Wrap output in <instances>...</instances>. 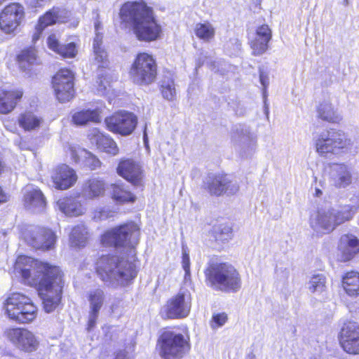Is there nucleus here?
Returning <instances> with one entry per match:
<instances>
[{"mask_svg": "<svg viewBox=\"0 0 359 359\" xmlns=\"http://www.w3.org/2000/svg\"><path fill=\"white\" fill-rule=\"evenodd\" d=\"M15 269L25 284L36 289L47 313L61 304L65 274L59 266L21 255L16 259Z\"/></svg>", "mask_w": 359, "mask_h": 359, "instance_id": "obj_1", "label": "nucleus"}, {"mask_svg": "<svg viewBox=\"0 0 359 359\" xmlns=\"http://www.w3.org/2000/svg\"><path fill=\"white\" fill-rule=\"evenodd\" d=\"M119 16L123 22L130 25L140 41H154L161 36L162 27L153 8L143 1L125 2L121 6Z\"/></svg>", "mask_w": 359, "mask_h": 359, "instance_id": "obj_2", "label": "nucleus"}, {"mask_svg": "<svg viewBox=\"0 0 359 359\" xmlns=\"http://www.w3.org/2000/svg\"><path fill=\"white\" fill-rule=\"evenodd\" d=\"M97 274L103 281L113 279L122 286L130 285L137 275L135 264L114 255L99 257L95 266Z\"/></svg>", "mask_w": 359, "mask_h": 359, "instance_id": "obj_3", "label": "nucleus"}, {"mask_svg": "<svg viewBox=\"0 0 359 359\" xmlns=\"http://www.w3.org/2000/svg\"><path fill=\"white\" fill-rule=\"evenodd\" d=\"M206 285L217 291L236 292L241 287L238 271L227 262H210L204 269Z\"/></svg>", "mask_w": 359, "mask_h": 359, "instance_id": "obj_4", "label": "nucleus"}, {"mask_svg": "<svg viewBox=\"0 0 359 359\" xmlns=\"http://www.w3.org/2000/svg\"><path fill=\"white\" fill-rule=\"evenodd\" d=\"M140 236L138 224L130 220L106 230L100 236V242L104 247L126 250L135 254Z\"/></svg>", "mask_w": 359, "mask_h": 359, "instance_id": "obj_5", "label": "nucleus"}, {"mask_svg": "<svg viewBox=\"0 0 359 359\" xmlns=\"http://www.w3.org/2000/svg\"><path fill=\"white\" fill-rule=\"evenodd\" d=\"M19 238L32 250L43 252L55 250L57 241L53 229L41 225H31L21 229Z\"/></svg>", "mask_w": 359, "mask_h": 359, "instance_id": "obj_6", "label": "nucleus"}, {"mask_svg": "<svg viewBox=\"0 0 359 359\" xmlns=\"http://www.w3.org/2000/svg\"><path fill=\"white\" fill-rule=\"evenodd\" d=\"M314 145L319 156L327 157L329 154L345 153L351 149L352 142L344 131L330 128L318 136Z\"/></svg>", "mask_w": 359, "mask_h": 359, "instance_id": "obj_7", "label": "nucleus"}, {"mask_svg": "<svg viewBox=\"0 0 359 359\" xmlns=\"http://www.w3.org/2000/svg\"><path fill=\"white\" fill-rule=\"evenodd\" d=\"M133 82L138 86H149L157 79L158 65L154 56L146 52L138 53L128 71Z\"/></svg>", "mask_w": 359, "mask_h": 359, "instance_id": "obj_8", "label": "nucleus"}, {"mask_svg": "<svg viewBox=\"0 0 359 359\" xmlns=\"http://www.w3.org/2000/svg\"><path fill=\"white\" fill-rule=\"evenodd\" d=\"M4 306L8 316L18 323H28L36 318L37 307L29 297L22 293H11Z\"/></svg>", "mask_w": 359, "mask_h": 359, "instance_id": "obj_9", "label": "nucleus"}, {"mask_svg": "<svg viewBox=\"0 0 359 359\" xmlns=\"http://www.w3.org/2000/svg\"><path fill=\"white\" fill-rule=\"evenodd\" d=\"M75 80L74 72L67 67L59 69L52 76L51 87L59 102H68L76 97Z\"/></svg>", "mask_w": 359, "mask_h": 359, "instance_id": "obj_10", "label": "nucleus"}, {"mask_svg": "<svg viewBox=\"0 0 359 359\" xmlns=\"http://www.w3.org/2000/svg\"><path fill=\"white\" fill-rule=\"evenodd\" d=\"M188 345L182 334H176L165 327L156 342V349L163 359L181 358Z\"/></svg>", "mask_w": 359, "mask_h": 359, "instance_id": "obj_11", "label": "nucleus"}, {"mask_svg": "<svg viewBox=\"0 0 359 359\" xmlns=\"http://www.w3.org/2000/svg\"><path fill=\"white\" fill-rule=\"evenodd\" d=\"M138 123L137 116L124 109L115 111L104 118L105 128L109 132L121 136L130 135Z\"/></svg>", "mask_w": 359, "mask_h": 359, "instance_id": "obj_12", "label": "nucleus"}, {"mask_svg": "<svg viewBox=\"0 0 359 359\" xmlns=\"http://www.w3.org/2000/svg\"><path fill=\"white\" fill-rule=\"evenodd\" d=\"M6 339L20 351L25 353L36 352L39 340L30 330L25 327H9L4 332Z\"/></svg>", "mask_w": 359, "mask_h": 359, "instance_id": "obj_13", "label": "nucleus"}, {"mask_svg": "<svg viewBox=\"0 0 359 359\" xmlns=\"http://www.w3.org/2000/svg\"><path fill=\"white\" fill-rule=\"evenodd\" d=\"M191 307V294L180 292L166 302L160 315L163 320L181 319L189 316Z\"/></svg>", "mask_w": 359, "mask_h": 359, "instance_id": "obj_14", "label": "nucleus"}, {"mask_svg": "<svg viewBox=\"0 0 359 359\" xmlns=\"http://www.w3.org/2000/svg\"><path fill=\"white\" fill-rule=\"evenodd\" d=\"M24 18V7L17 2L9 3L0 11V31L5 34H14Z\"/></svg>", "mask_w": 359, "mask_h": 359, "instance_id": "obj_15", "label": "nucleus"}, {"mask_svg": "<svg viewBox=\"0 0 359 359\" xmlns=\"http://www.w3.org/2000/svg\"><path fill=\"white\" fill-rule=\"evenodd\" d=\"M116 170L120 177L133 186H144V172L139 161L132 158H121Z\"/></svg>", "mask_w": 359, "mask_h": 359, "instance_id": "obj_16", "label": "nucleus"}, {"mask_svg": "<svg viewBox=\"0 0 359 359\" xmlns=\"http://www.w3.org/2000/svg\"><path fill=\"white\" fill-rule=\"evenodd\" d=\"M339 341L347 353L359 354V325L353 321L345 322L339 334Z\"/></svg>", "mask_w": 359, "mask_h": 359, "instance_id": "obj_17", "label": "nucleus"}, {"mask_svg": "<svg viewBox=\"0 0 359 359\" xmlns=\"http://www.w3.org/2000/svg\"><path fill=\"white\" fill-rule=\"evenodd\" d=\"M204 189L211 195L220 196L224 194H235L239 190L238 184H232L226 173H217L209 177Z\"/></svg>", "mask_w": 359, "mask_h": 359, "instance_id": "obj_18", "label": "nucleus"}, {"mask_svg": "<svg viewBox=\"0 0 359 359\" xmlns=\"http://www.w3.org/2000/svg\"><path fill=\"white\" fill-rule=\"evenodd\" d=\"M24 90L19 87L0 88V114L8 115L22 101Z\"/></svg>", "mask_w": 359, "mask_h": 359, "instance_id": "obj_19", "label": "nucleus"}, {"mask_svg": "<svg viewBox=\"0 0 359 359\" xmlns=\"http://www.w3.org/2000/svg\"><path fill=\"white\" fill-rule=\"evenodd\" d=\"M78 180L76 171L66 164L56 166L52 172L51 180L58 190H67L73 187Z\"/></svg>", "mask_w": 359, "mask_h": 359, "instance_id": "obj_20", "label": "nucleus"}, {"mask_svg": "<svg viewBox=\"0 0 359 359\" xmlns=\"http://www.w3.org/2000/svg\"><path fill=\"white\" fill-rule=\"evenodd\" d=\"M272 39V30L267 24L257 26L255 30V37L249 41L252 55L259 56L264 54L269 48V43Z\"/></svg>", "mask_w": 359, "mask_h": 359, "instance_id": "obj_21", "label": "nucleus"}, {"mask_svg": "<svg viewBox=\"0 0 359 359\" xmlns=\"http://www.w3.org/2000/svg\"><path fill=\"white\" fill-rule=\"evenodd\" d=\"M333 210H318L314 216L310 218V224L313 229L322 233H329L336 229Z\"/></svg>", "mask_w": 359, "mask_h": 359, "instance_id": "obj_22", "label": "nucleus"}, {"mask_svg": "<svg viewBox=\"0 0 359 359\" xmlns=\"http://www.w3.org/2000/svg\"><path fill=\"white\" fill-rule=\"evenodd\" d=\"M102 119V109L100 107L82 109L72 115V123L76 126H84L89 123H100Z\"/></svg>", "mask_w": 359, "mask_h": 359, "instance_id": "obj_23", "label": "nucleus"}, {"mask_svg": "<svg viewBox=\"0 0 359 359\" xmlns=\"http://www.w3.org/2000/svg\"><path fill=\"white\" fill-rule=\"evenodd\" d=\"M110 198L117 205L134 203L137 196L123 183H111L109 185Z\"/></svg>", "mask_w": 359, "mask_h": 359, "instance_id": "obj_24", "label": "nucleus"}, {"mask_svg": "<svg viewBox=\"0 0 359 359\" xmlns=\"http://www.w3.org/2000/svg\"><path fill=\"white\" fill-rule=\"evenodd\" d=\"M17 122L24 131L29 132L39 129L43 123V119L36 109H29L18 114Z\"/></svg>", "mask_w": 359, "mask_h": 359, "instance_id": "obj_25", "label": "nucleus"}, {"mask_svg": "<svg viewBox=\"0 0 359 359\" xmlns=\"http://www.w3.org/2000/svg\"><path fill=\"white\" fill-rule=\"evenodd\" d=\"M47 45L49 49L63 58H74L78 54V46L76 43L70 42L67 44H60L54 34L48 36Z\"/></svg>", "mask_w": 359, "mask_h": 359, "instance_id": "obj_26", "label": "nucleus"}, {"mask_svg": "<svg viewBox=\"0 0 359 359\" xmlns=\"http://www.w3.org/2000/svg\"><path fill=\"white\" fill-rule=\"evenodd\" d=\"M341 287L347 296L359 297V271L350 270L344 272L341 278Z\"/></svg>", "mask_w": 359, "mask_h": 359, "instance_id": "obj_27", "label": "nucleus"}, {"mask_svg": "<svg viewBox=\"0 0 359 359\" xmlns=\"http://www.w3.org/2000/svg\"><path fill=\"white\" fill-rule=\"evenodd\" d=\"M60 210L68 216L77 217L85 212V208L80 201L74 196H65L57 202Z\"/></svg>", "mask_w": 359, "mask_h": 359, "instance_id": "obj_28", "label": "nucleus"}, {"mask_svg": "<svg viewBox=\"0 0 359 359\" xmlns=\"http://www.w3.org/2000/svg\"><path fill=\"white\" fill-rule=\"evenodd\" d=\"M106 191L104 180L93 177L86 180L82 187V193L88 199H94L102 196Z\"/></svg>", "mask_w": 359, "mask_h": 359, "instance_id": "obj_29", "label": "nucleus"}, {"mask_svg": "<svg viewBox=\"0 0 359 359\" xmlns=\"http://www.w3.org/2000/svg\"><path fill=\"white\" fill-rule=\"evenodd\" d=\"M58 17L57 9L55 8L50 9L40 16L35 27L36 32L32 36V41L36 42L39 40L43 30L47 27L55 25Z\"/></svg>", "mask_w": 359, "mask_h": 359, "instance_id": "obj_30", "label": "nucleus"}, {"mask_svg": "<svg viewBox=\"0 0 359 359\" xmlns=\"http://www.w3.org/2000/svg\"><path fill=\"white\" fill-rule=\"evenodd\" d=\"M341 260L348 262L359 252V240L355 236L345 235L340 243Z\"/></svg>", "mask_w": 359, "mask_h": 359, "instance_id": "obj_31", "label": "nucleus"}, {"mask_svg": "<svg viewBox=\"0 0 359 359\" xmlns=\"http://www.w3.org/2000/svg\"><path fill=\"white\" fill-rule=\"evenodd\" d=\"M210 236L215 244L218 246V250H221L224 248L233 236V229L228 224H219L214 226L210 231Z\"/></svg>", "mask_w": 359, "mask_h": 359, "instance_id": "obj_32", "label": "nucleus"}, {"mask_svg": "<svg viewBox=\"0 0 359 359\" xmlns=\"http://www.w3.org/2000/svg\"><path fill=\"white\" fill-rule=\"evenodd\" d=\"M15 60L20 68L25 70L38 64L37 50L34 46L25 47L15 55Z\"/></svg>", "mask_w": 359, "mask_h": 359, "instance_id": "obj_33", "label": "nucleus"}, {"mask_svg": "<svg viewBox=\"0 0 359 359\" xmlns=\"http://www.w3.org/2000/svg\"><path fill=\"white\" fill-rule=\"evenodd\" d=\"M95 144L101 151L111 156H116L119 153L118 147L115 140L109 135L97 132L95 135Z\"/></svg>", "mask_w": 359, "mask_h": 359, "instance_id": "obj_34", "label": "nucleus"}, {"mask_svg": "<svg viewBox=\"0 0 359 359\" xmlns=\"http://www.w3.org/2000/svg\"><path fill=\"white\" fill-rule=\"evenodd\" d=\"M318 117L324 121L332 123H339L341 117L337 114L330 103L323 102L317 107Z\"/></svg>", "mask_w": 359, "mask_h": 359, "instance_id": "obj_35", "label": "nucleus"}, {"mask_svg": "<svg viewBox=\"0 0 359 359\" xmlns=\"http://www.w3.org/2000/svg\"><path fill=\"white\" fill-rule=\"evenodd\" d=\"M194 34L200 40L209 42L215 38V29L208 21L198 22L194 27Z\"/></svg>", "mask_w": 359, "mask_h": 359, "instance_id": "obj_36", "label": "nucleus"}, {"mask_svg": "<svg viewBox=\"0 0 359 359\" xmlns=\"http://www.w3.org/2000/svg\"><path fill=\"white\" fill-rule=\"evenodd\" d=\"M88 299L90 302L91 313H99L104 302V291L99 288L90 291L88 294Z\"/></svg>", "mask_w": 359, "mask_h": 359, "instance_id": "obj_37", "label": "nucleus"}, {"mask_svg": "<svg viewBox=\"0 0 359 359\" xmlns=\"http://www.w3.org/2000/svg\"><path fill=\"white\" fill-rule=\"evenodd\" d=\"M24 202L27 205L34 207H44L46 205L45 197L39 189H32L24 195Z\"/></svg>", "mask_w": 359, "mask_h": 359, "instance_id": "obj_38", "label": "nucleus"}, {"mask_svg": "<svg viewBox=\"0 0 359 359\" xmlns=\"http://www.w3.org/2000/svg\"><path fill=\"white\" fill-rule=\"evenodd\" d=\"M71 242L76 246H84L88 240V231L83 225L72 228L70 233Z\"/></svg>", "mask_w": 359, "mask_h": 359, "instance_id": "obj_39", "label": "nucleus"}, {"mask_svg": "<svg viewBox=\"0 0 359 359\" xmlns=\"http://www.w3.org/2000/svg\"><path fill=\"white\" fill-rule=\"evenodd\" d=\"M351 183V173L348 167L344 164H339V170L334 179V186L337 188L346 187Z\"/></svg>", "mask_w": 359, "mask_h": 359, "instance_id": "obj_40", "label": "nucleus"}, {"mask_svg": "<svg viewBox=\"0 0 359 359\" xmlns=\"http://www.w3.org/2000/svg\"><path fill=\"white\" fill-rule=\"evenodd\" d=\"M354 215L353 207L351 205H344L336 212L333 211L336 227L339 225L351 220Z\"/></svg>", "mask_w": 359, "mask_h": 359, "instance_id": "obj_41", "label": "nucleus"}, {"mask_svg": "<svg viewBox=\"0 0 359 359\" xmlns=\"http://www.w3.org/2000/svg\"><path fill=\"white\" fill-rule=\"evenodd\" d=\"M101 41H95L93 43V51L95 60L101 68H106L109 65L108 55L106 50L102 47Z\"/></svg>", "mask_w": 359, "mask_h": 359, "instance_id": "obj_42", "label": "nucleus"}, {"mask_svg": "<svg viewBox=\"0 0 359 359\" xmlns=\"http://www.w3.org/2000/svg\"><path fill=\"white\" fill-rule=\"evenodd\" d=\"M326 278L323 275L318 274L311 277L309 290L311 292H323L325 288Z\"/></svg>", "mask_w": 359, "mask_h": 359, "instance_id": "obj_43", "label": "nucleus"}, {"mask_svg": "<svg viewBox=\"0 0 359 359\" xmlns=\"http://www.w3.org/2000/svg\"><path fill=\"white\" fill-rule=\"evenodd\" d=\"M86 154L85 157V166L90 170H95L100 169L102 166V162L93 154L86 150H82Z\"/></svg>", "mask_w": 359, "mask_h": 359, "instance_id": "obj_44", "label": "nucleus"}, {"mask_svg": "<svg viewBox=\"0 0 359 359\" xmlns=\"http://www.w3.org/2000/svg\"><path fill=\"white\" fill-rule=\"evenodd\" d=\"M227 320L228 316L226 313H214L210 320V325L212 329H216L223 326Z\"/></svg>", "mask_w": 359, "mask_h": 359, "instance_id": "obj_45", "label": "nucleus"}, {"mask_svg": "<svg viewBox=\"0 0 359 359\" xmlns=\"http://www.w3.org/2000/svg\"><path fill=\"white\" fill-rule=\"evenodd\" d=\"M160 90L165 99L172 100L175 98V88L173 81H171L167 84L161 85Z\"/></svg>", "mask_w": 359, "mask_h": 359, "instance_id": "obj_46", "label": "nucleus"}, {"mask_svg": "<svg viewBox=\"0 0 359 359\" xmlns=\"http://www.w3.org/2000/svg\"><path fill=\"white\" fill-rule=\"evenodd\" d=\"M190 259L189 253L187 251H183L182 255V268L185 271V276H190Z\"/></svg>", "mask_w": 359, "mask_h": 359, "instance_id": "obj_47", "label": "nucleus"}, {"mask_svg": "<svg viewBox=\"0 0 359 359\" xmlns=\"http://www.w3.org/2000/svg\"><path fill=\"white\" fill-rule=\"evenodd\" d=\"M259 81L264 88H266L269 83V76L263 71L259 72Z\"/></svg>", "mask_w": 359, "mask_h": 359, "instance_id": "obj_48", "label": "nucleus"}, {"mask_svg": "<svg viewBox=\"0 0 359 359\" xmlns=\"http://www.w3.org/2000/svg\"><path fill=\"white\" fill-rule=\"evenodd\" d=\"M98 316V313H91V311L90 312V318L88 322V330H91L96 323V320Z\"/></svg>", "mask_w": 359, "mask_h": 359, "instance_id": "obj_49", "label": "nucleus"}, {"mask_svg": "<svg viewBox=\"0 0 359 359\" xmlns=\"http://www.w3.org/2000/svg\"><path fill=\"white\" fill-rule=\"evenodd\" d=\"M69 151L72 161L74 163H79L80 158L76 149L74 147H70L69 149Z\"/></svg>", "mask_w": 359, "mask_h": 359, "instance_id": "obj_50", "label": "nucleus"}, {"mask_svg": "<svg viewBox=\"0 0 359 359\" xmlns=\"http://www.w3.org/2000/svg\"><path fill=\"white\" fill-rule=\"evenodd\" d=\"M8 197L3 188L0 186V205L7 202Z\"/></svg>", "mask_w": 359, "mask_h": 359, "instance_id": "obj_51", "label": "nucleus"}, {"mask_svg": "<svg viewBox=\"0 0 359 359\" xmlns=\"http://www.w3.org/2000/svg\"><path fill=\"white\" fill-rule=\"evenodd\" d=\"M6 163L4 158L0 155V175H3L6 171Z\"/></svg>", "mask_w": 359, "mask_h": 359, "instance_id": "obj_52", "label": "nucleus"}, {"mask_svg": "<svg viewBox=\"0 0 359 359\" xmlns=\"http://www.w3.org/2000/svg\"><path fill=\"white\" fill-rule=\"evenodd\" d=\"M321 195H322V191L318 188L316 189L315 196L319 197Z\"/></svg>", "mask_w": 359, "mask_h": 359, "instance_id": "obj_53", "label": "nucleus"}]
</instances>
